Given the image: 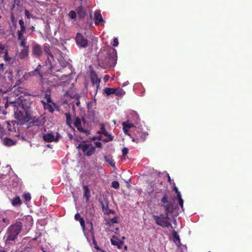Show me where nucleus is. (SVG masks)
<instances>
[{
	"mask_svg": "<svg viewBox=\"0 0 252 252\" xmlns=\"http://www.w3.org/2000/svg\"><path fill=\"white\" fill-rule=\"evenodd\" d=\"M60 135H59V134H57V135H56V137H55V139H56L57 138V139H58V141H59V139H60Z\"/></svg>",
	"mask_w": 252,
	"mask_h": 252,
	"instance_id": "obj_63",
	"label": "nucleus"
},
{
	"mask_svg": "<svg viewBox=\"0 0 252 252\" xmlns=\"http://www.w3.org/2000/svg\"><path fill=\"white\" fill-rule=\"evenodd\" d=\"M134 136L137 137V140L139 142H144L146 138L148 133L147 132H143L140 128H136L133 131Z\"/></svg>",
	"mask_w": 252,
	"mask_h": 252,
	"instance_id": "obj_9",
	"label": "nucleus"
},
{
	"mask_svg": "<svg viewBox=\"0 0 252 252\" xmlns=\"http://www.w3.org/2000/svg\"><path fill=\"white\" fill-rule=\"evenodd\" d=\"M114 213V211L108 209V213H106V214L108 215V214H110L111 213Z\"/></svg>",
	"mask_w": 252,
	"mask_h": 252,
	"instance_id": "obj_62",
	"label": "nucleus"
},
{
	"mask_svg": "<svg viewBox=\"0 0 252 252\" xmlns=\"http://www.w3.org/2000/svg\"><path fill=\"white\" fill-rule=\"evenodd\" d=\"M49 65H50V67L49 68L51 70V71L52 72H58V71H61V68H59V67H57L55 66H54L52 65V62L51 61V63H48Z\"/></svg>",
	"mask_w": 252,
	"mask_h": 252,
	"instance_id": "obj_35",
	"label": "nucleus"
},
{
	"mask_svg": "<svg viewBox=\"0 0 252 252\" xmlns=\"http://www.w3.org/2000/svg\"><path fill=\"white\" fill-rule=\"evenodd\" d=\"M2 221L6 223H9V220L6 218H3L2 219Z\"/></svg>",
	"mask_w": 252,
	"mask_h": 252,
	"instance_id": "obj_60",
	"label": "nucleus"
},
{
	"mask_svg": "<svg viewBox=\"0 0 252 252\" xmlns=\"http://www.w3.org/2000/svg\"><path fill=\"white\" fill-rule=\"evenodd\" d=\"M119 44L118 40L117 38H115L113 41V46L117 47Z\"/></svg>",
	"mask_w": 252,
	"mask_h": 252,
	"instance_id": "obj_53",
	"label": "nucleus"
},
{
	"mask_svg": "<svg viewBox=\"0 0 252 252\" xmlns=\"http://www.w3.org/2000/svg\"><path fill=\"white\" fill-rule=\"evenodd\" d=\"M76 43L81 47H86L88 46V40L82 34L77 33L75 38Z\"/></svg>",
	"mask_w": 252,
	"mask_h": 252,
	"instance_id": "obj_11",
	"label": "nucleus"
},
{
	"mask_svg": "<svg viewBox=\"0 0 252 252\" xmlns=\"http://www.w3.org/2000/svg\"><path fill=\"white\" fill-rule=\"evenodd\" d=\"M34 31H35V27L33 26H32V27H30L29 29H27V32L29 34H32Z\"/></svg>",
	"mask_w": 252,
	"mask_h": 252,
	"instance_id": "obj_47",
	"label": "nucleus"
},
{
	"mask_svg": "<svg viewBox=\"0 0 252 252\" xmlns=\"http://www.w3.org/2000/svg\"><path fill=\"white\" fill-rule=\"evenodd\" d=\"M122 152L123 157H125L128 154V150L127 148L125 147L122 149Z\"/></svg>",
	"mask_w": 252,
	"mask_h": 252,
	"instance_id": "obj_48",
	"label": "nucleus"
},
{
	"mask_svg": "<svg viewBox=\"0 0 252 252\" xmlns=\"http://www.w3.org/2000/svg\"><path fill=\"white\" fill-rule=\"evenodd\" d=\"M23 227V223L20 220H17L8 227L4 236L6 245H12L14 244L15 241L21 233Z\"/></svg>",
	"mask_w": 252,
	"mask_h": 252,
	"instance_id": "obj_2",
	"label": "nucleus"
},
{
	"mask_svg": "<svg viewBox=\"0 0 252 252\" xmlns=\"http://www.w3.org/2000/svg\"><path fill=\"white\" fill-rule=\"evenodd\" d=\"M20 70H17L16 72V74L15 76H14L12 74L11 71H9L8 73L9 75L8 76V78L10 81H11L12 83H15V85L17 86L21 83V79L20 77V75H19Z\"/></svg>",
	"mask_w": 252,
	"mask_h": 252,
	"instance_id": "obj_12",
	"label": "nucleus"
},
{
	"mask_svg": "<svg viewBox=\"0 0 252 252\" xmlns=\"http://www.w3.org/2000/svg\"><path fill=\"white\" fill-rule=\"evenodd\" d=\"M111 243L112 245L117 246V248L119 249H122L124 245L123 242L118 240L115 236H113L112 238L111 239Z\"/></svg>",
	"mask_w": 252,
	"mask_h": 252,
	"instance_id": "obj_20",
	"label": "nucleus"
},
{
	"mask_svg": "<svg viewBox=\"0 0 252 252\" xmlns=\"http://www.w3.org/2000/svg\"><path fill=\"white\" fill-rule=\"evenodd\" d=\"M65 115L66 116V122L67 125L71 126L72 124L71 119V116L69 113H65Z\"/></svg>",
	"mask_w": 252,
	"mask_h": 252,
	"instance_id": "obj_31",
	"label": "nucleus"
},
{
	"mask_svg": "<svg viewBox=\"0 0 252 252\" xmlns=\"http://www.w3.org/2000/svg\"><path fill=\"white\" fill-rule=\"evenodd\" d=\"M162 206L164 208V214L160 215H154L153 217L156 223L162 227H172L170 221L169 216L173 213L172 208L174 205V201L168 200L167 195L165 193L161 199Z\"/></svg>",
	"mask_w": 252,
	"mask_h": 252,
	"instance_id": "obj_1",
	"label": "nucleus"
},
{
	"mask_svg": "<svg viewBox=\"0 0 252 252\" xmlns=\"http://www.w3.org/2000/svg\"><path fill=\"white\" fill-rule=\"evenodd\" d=\"M109 78L110 77L108 75H105L103 79L105 80V81H107L109 80Z\"/></svg>",
	"mask_w": 252,
	"mask_h": 252,
	"instance_id": "obj_59",
	"label": "nucleus"
},
{
	"mask_svg": "<svg viewBox=\"0 0 252 252\" xmlns=\"http://www.w3.org/2000/svg\"><path fill=\"white\" fill-rule=\"evenodd\" d=\"M173 190L176 192L177 194V197H180V196L181 195L180 192L178 190V189L176 187H174Z\"/></svg>",
	"mask_w": 252,
	"mask_h": 252,
	"instance_id": "obj_49",
	"label": "nucleus"
},
{
	"mask_svg": "<svg viewBox=\"0 0 252 252\" xmlns=\"http://www.w3.org/2000/svg\"><path fill=\"white\" fill-rule=\"evenodd\" d=\"M31 115L30 113L28 114L27 112L24 111V110L22 111L19 109H17L14 113L15 118L18 121L17 123H18L20 126L30 121Z\"/></svg>",
	"mask_w": 252,
	"mask_h": 252,
	"instance_id": "obj_5",
	"label": "nucleus"
},
{
	"mask_svg": "<svg viewBox=\"0 0 252 252\" xmlns=\"http://www.w3.org/2000/svg\"><path fill=\"white\" fill-rule=\"evenodd\" d=\"M50 94H51L50 90L49 89H48L45 93V98H46V99L48 102H51V98L50 97Z\"/></svg>",
	"mask_w": 252,
	"mask_h": 252,
	"instance_id": "obj_33",
	"label": "nucleus"
},
{
	"mask_svg": "<svg viewBox=\"0 0 252 252\" xmlns=\"http://www.w3.org/2000/svg\"><path fill=\"white\" fill-rule=\"evenodd\" d=\"M84 196L86 198V203L88 202L90 198V191L88 186L84 187Z\"/></svg>",
	"mask_w": 252,
	"mask_h": 252,
	"instance_id": "obj_28",
	"label": "nucleus"
},
{
	"mask_svg": "<svg viewBox=\"0 0 252 252\" xmlns=\"http://www.w3.org/2000/svg\"><path fill=\"white\" fill-rule=\"evenodd\" d=\"M122 125L123 126L126 127L127 129L134 127V125L131 123L126 124V122H124Z\"/></svg>",
	"mask_w": 252,
	"mask_h": 252,
	"instance_id": "obj_45",
	"label": "nucleus"
},
{
	"mask_svg": "<svg viewBox=\"0 0 252 252\" xmlns=\"http://www.w3.org/2000/svg\"><path fill=\"white\" fill-rule=\"evenodd\" d=\"M6 72V67L4 64L0 60V74L4 73Z\"/></svg>",
	"mask_w": 252,
	"mask_h": 252,
	"instance_id": "obj_37",
	"label": "nucleus"
},
{
	"mask_svg": "<svg viewBox=\"0 0 252 252\" xmlns=\"http://www.w3.org/2000/svg\"><path fill=\"white\" fill-rule=\"evenodd\" d=\"M114 88H105L104 89V92L107 95H110L111 94H114Z\"/></svg>",
	"mask_w": 252,
	"mask_h": 252,
	"instance_id": "obj_32",
	"label": "nucleus"
},
{
	"mask_svg": "<svg viewBox=\"0 0 252 252\" xmlns=\"http://www.w3.org/2000/svg\"><path fill=\"white\" fill-rule=\"evenodd\" d=\"M74 126L80 132H83L84 133H87L88 132V130H85L82 127L81 119L79 117L75 118V120L74 122Z\"/></svg>",
	"mask_w": 252,
	"mask_h": 252,
	"instance_id": "obj_17",
	"label": "nucleus"
},
{
	"mask_svg": "<svg viewBox=\"0 0 252 252\" xmlns=\"http://www.w3.org/2000/svg\"><path fill=\"white\" fill-rule=\"evenodd\" d=\"M76 12L78 15V17L80 19H83L85 17L86 15V11L85 9L82 7L79 6L76 9Z\"/></svg>",
	"mask_w": 252,
	"mask_h": 252,
	"instance_id": "obj_24",
	"label": "nucleus"
},
{
	"mask_svg": "<svg viewBox=\"0 0 252 252\" xmlns=\"http://www.w3.org/2000/svg\"><path fill=\"white\" fill-rule=\"evenodd\" d=\"M94 23L95 25H99L101 23H104L105 21L102 19L100 13L97 11L94 12Z\"/></svg>",
	"mask_w": 252,
	"mask_h": 252,
	"instance_id": "obj_22",
	"label": "nucleus"
},
{
	"mask_svg": "<svg viewBox=\"0 0 252 252\" xmlns=\"http://www.w3.org/2000/svg\"><path fill=\"white\" fill-rule=\"evenodd\" d=\"M23 197L26 201H30L31 199V194L29 192H25Z\"/></svg>",
	"mask_w": 252,
	"mask_h": 252,
	"instance_id": "obj_38",
	"label": "nucleus"
},
{
	"mask_svg": "<svg viewBox=\"0 0 252 252\" xmlns=\"http://www.w3.org/2000/svg\"><path fill=\"white\" fill-rule=\"evenodd\" d=\"M105 50L107 52L106 56L104 59H100L99 63L103 68H107L114 66L117 60V53L115 49L110 47L107 46L105 48Z\"/></svg>",
	"mask_w": 252,
	"mask_h": 252,
	"instance_id": "obj_3",
	"label": "nucleus"
},
{
	"mask_svg": "<svg viewBox=\"0 0 252 252\" xmlns=\"http://www.w3.org/2000/svg\"><path fill=\"white\" fill-rule=\"evenodd\" d=\"M19 125L15 121H5L3 123V131L7 129L8 134L14 136H18L19 133Z\"/></svg>",
	"mask_w": 252,
	"mask_h": 252,
	"instance_id": "obj_4",
	"label": "nucleus"
},
{
	"mask_svg": "<svg viewBox=\"0 0 252 252\" xmlns=\"http://www.w3.org/2000/svg\"><path fill=\"white\" fill-rule=\"evenodd\" d=\"M25 16L27 17V18L28 19H30L31 17H32V15L31 14V13H30V12L27 10H26L25 11Z\"/></svg>",
	"mask_w": 252,
	"mask_h": 252,
	"instance_id": "obj_50",
	"label": "nucleus"
},
{
	"mask_svg": "<svg viewBox=\"0 0 252 252\" xmlns=\"http://www.w3.org/2000/svg\"><path fill=\"white\" fill-rule=\"evenodd\" d=\"M18 39L20 41V45L23 48H30L29 45H27V38L23 35H17Z\"/></svg>",
	"mask_w": 252,
	"mask_h": 252,
	"instance_id": "obj_18",
	"label": "nucleus"
},
{
	"mask_svg": "<svg viewBox=\"0 0 252 252\" xmlns=\"http://www.w3.org/2000/svg\"><path fill=\"white\" fill-rule=\"evenodd\" d=\"M43 140L46 142H58L57 138L55 139L54 135L51 133H46L43 135Z\"/></svg>",
	"mask_w": 252,
	"mask_h": 252,
	"instance_id": "obj_19",
	"label": "nucleus"
},
{
	"mask_svg": "<svg viewBox=\"0 0 252 252\" xmlns=\"http://www.w3.org/2000/svg\"><path fill=\"white\" fill-rule=\"evenodd\" d=\"M32 55L35 58H39L43 54L41 46L37 43L32 45Z\"/></svg>",
	"mask_w": 252,
	"mask_h": 252,
	"instance_id": "obj_10",
	"label": "nucleus"
},
{
	"mask_svg": "<svg viewBox=\"0 0 252 252\" xmlns=\"http://www.w3.org/2000/svg\"><path fill=\"white\" fill-rule=\"evenodd\" d=\"M75 104L77 106H79L80 104V101L79 100H77V101L75 102Z\"/></svg>",
	"mask_w": 252,
	"mask_h": 252,
	"instance_id": "obj_64",
	"label": "nucleus"
},
{
	"mask_svg": "<svg viewBox=\"0 0 252 252\" xmlns=\"http://www.w3.org/2000/svg\"><path fill=\"white\" fill-rule=\"evenodd\" d=\"M123 129L124 132H125V133L126 134H127L128 135L130 136V134L128 133V130L127 128H126V127L123 126Z\"/></svg>",
	"mask_w": 252,
	"mask_h": 252,
	"instance_id": "obj_57",
	"label": "nucleus"
},
{
	"mask_svg": "<svg viewBox=\"0 0 252 252\" xmlns=\"http://www.w3.org/2000/svg\"><path fill=\"white\" fill-rule=\"evenodd\" d=\"M17 90V93H15L17 95H20L21 94L25 93V89L21 87H17L14 90L16 92Z\"/></svg>",
	"mask_w": 252,
	"mask_h": 252,
	"instance_id": "obj_36",
	"label": "nucleus"
},
{
	"mask_svg": "<svg viewBox=\"0 0 252 252\" xmlns=\"http://www.w3.org/2000/svg\"><path fill=\"white\" fill-rule=\"evenodd\" d=\"M5 50H7V49H6L5 46L4 44L0 43V54H1L2 53L4 54V52Z\"/></svg>",
	"mask_w": 252,
	"mask_h": 252,
	"instance_id": "obj_43",
	"label": "nucleus"
},
{
	"mask_svg": "<svg viewBox=\"0 0 252 252\" xmlns=\"http://www.w3.org/2000/svg\"><path fill=\"white\" fill-rule=\"evenodd\" d=\"M75 220H76L79 221L82 218L81 217L79 213H77L74 216Z\"/></svg>",
	"mask_w": 252,
	"mask_h": 252,
	"instance_id": "obj_51",
	"label": "nucleus"
},
{
	"mask_svg": "<svg viewBox=\"0 0 252 252\" xmlns=\"http://www.w3.org/2000/svg\"><path fill=\"white\" fill-rule=\"evenodd\" d=\"M29 123V126L32 127V126H43L45 124L44 118L41 116L38 117H32V114L31 115V118Z\"/></svg>",
	"mask_w": 252,
	"mask_h": 252,
	"instance_id": "obj_7",
	"label": "nucleus"
},
{
	"mask_svg": "<svg viewBox=\"0 0 252 252\" xmlns=\"http://www.w3.org/2000/svg\"><path fill=\"white\" fill-rule=\"evenodd\" d=\"M3 143L5 146H11L14 145L15 144V142L10 138H4L3 140Z\"/></svg>",
	"mask_w": 252,
	"mask_h": 252,
	"instance_id": "obj_29",
	"label": "nucleus"
},
{
	"mask_svg": "<svg viewBox=\"0 0 252 252\" xmlns=\"http://www.w3.org/2000/svg\"><path fill=\"white\" fill-rule=\"evenodd\" d=\"M111 221L113 223H117V222H118V218H117V217H114L113 218H112V219L111 220Z\"/></svg>",
	"mask_w": 252,
	"mask_h": 252,
	"instance_id": "obj_55",
	"label": "nucleus"
},
{
	"mask_svg": "<svg viewBox=\"0 0 252 252\" xmlns=\"http://www.w3.org/2000/svg\"><path fill=\"white\" fill-rule=\"evenodd\" d=\"M2 58L3 60L10 65L12 64L15 61V58L14 57H10L9 55L8 50L5 51Z\"/></svg>",
	"mask_w": 252,
	"mask_h": 252,
	"instance_id": "obj_16",
	"label": "nucleus"
},
{
	"mask_svg": "<svg viewBox=\"0 0 252 252\" xmlns=\"http://www.w3.org/2000/svg\"><path fill=\"white\" fill-rule=\"evenodd\" d=\"M77 148L81 149L84 153V155L88 157H90L93 155L95 151L94 147L91 144L85 143L84 141L79 144Z\"/></svg>",
	"mask_w": 252,
	"mask_h": 252,
	"instance_id": "obj_6",
	"label": "nucleus"
},
{
	"mask_svg": "<svg viewBox=\"0 0 252 252\" xmlns=\"http://www.w3.org/2000/svg\"><path fill=\"white\" fill-rule=\"evenodd\" d=\"M100 203L101 205V208L103 212L105 214L108 213V202H106V204H104L103 202L101 201Z\"/></svg>",
	"mask_w": 252,
	"mask_h": 252,
	"instance_id": "obj_34",
	"label": "nucleus"
},
{
	"mask_svg": "<svg viewBox=\"0 0 252 252\" xmlns=\"http://www.w3.org/2000/svg\"><path fill=\"white\" fill-rule=\"evenodd\" d=\"M79 221L81 224V226L84 229L85 227V221H84V219L83 218H82L80 220H79Z\"/></svg>",
	"mask_w": 252,
	"mask_h": 252,
	"instance_id": "obj_52",
	"label": "nucleus"
},
{
	"mask_svg": "<svg viewBox=\"0 0 252 252\" xmlns=\"http://www.w3.org/2000/svg\"><path fill=\"white\" fill-rule=\"evenodd\" d=\"M22 203V200L19 196H15L12 200H11V204L13 206L16 207L20 206Z\"/></svg>",
	"mask_w": 252,
	"mask_h": 252,
	"instance_id": "obj_25",
	"label": "nucleus"
},
{
	"mask_svg": "<svg viewBox=\"0 0 252 252\" xmlns=\"http://www.w3.org/2000/svg\"><path fill=\"white\" fill-rule=\"evenodd\" d=\"M43 47L45 54L47 56V62L51 63V59L54 60V58L50 50V45L49 44L46 43L43 44Z\"/></svg>",
	"mask_w": 252,
	"mask_h": 252,
	"instance_id": "obj_14",
	"label": "nucleus"
},
{
	"mask_svg": "<svg viewBox=\"0 0 252 252\" xmlns=\"http://www.w3.org/2000/svg\"><path fill=\"white\" fill-rule=\"evenodd\" d=\"M68 16L71 19H74L76 17V13L74 11L71 10L68 13Z\"/></svg>",
	"mask_w": 252,
	"mask_h": 252,
	"instance_id": "obj_40",
	"label": "nucleus"
},
{
	"mask_svg": "<svg viewBox=\"0 0 252 252\" xmlns=\"http://www.w3.org/2000/svg\"><path fill=\"white\" fill-rule=\"evenodd\" d=\"M130 136L132 138V141L133 142H136V143H139V141L137 140V137H132L131 136V135Z\"/></svg>",
	"mask_w": 252,
	"mask_h": 252,
	"instance_id": "obj_58",
	"label": "nucleus"
},
{
	"mask_svg": "<svg viewBox=\"0 0 252 252\" xmlns=\"http://www.w3.org/2000/svg\"><path fill=\"white\" fill-rule=\"evenodd\" d=\"M32 102L29 99H22L21 100L20 106L24 111L27 112L28 114H32V111L31 107Z\"/></svg>",
	"mask_w": 252,
	"mask_h": 252,
	"instance_id": "obj_8",
	"label": "nucleus"
},
{
	"mask_svg": "<svg viewBox=\"0 0 252 252\" xmlns=\"http://www.w3.org/2000/svg\"><path fill=\"white\" fill-rule=\"evenodd\" d=\"M176 245V246L178 247H180V246H181V242H180V240L179 241H176V243H175Z\"/></svg>",
	"mask_w": 252,
	"mask_h": 252,
	"instance_id": "obj_61",
	"label": "nucleus"
},
{
	"mask_svg": "<svg viewBox=\"0 0 252 252\" xmlns=\"http://www.w3.org/2000/svg\"><path fill=\"white\" fill-rule=\"evenodd\" d=\"M44 108L49 110V112L53 113L54 109L52 106L50 104H44Z\"/></svg>",
	"mask_w": 252,
	"mask_h": 252,
	"instance_id": "obj_41",
	"label": "nucleus"
},
{
	"mask_svg": "<svg viewBox=\"0 0 252 252\" xmlns=\"http://www.w3.org/2000/svg\"><path fill=\"white\" fill-rule=\"evenodd\" d=\"M104 160L105 162H107L111 167L113 168L115 167V162L113 159L112 156H104Z\"/></svg>",
	"mask_w": 252,
	"mask_h": 252,
	"instance_id": "obj_26",
	"label": "nucleus"
},
{
	"mask_svg": "<svg viewBox=\"0 0 252 252\" xmlns=\"http://www.w3.org/2000/svg\"><path fill=\"white\" fill-rule=\"evenodd\" d=\"M19 24L20 27V30L17 31V35H23L24 33L26 32V27L23 19L19 20Z\"/></svg>",
	"mask_w": 252,
	"mask_h": 252,
	"instance_id": "obj_23",
	"label": "nucleus"
},
{
	"mask_svg": "<svg viewBox=\"0 0 252 252\" xmlns=\"http://www.w3.org/2000/svg\"><path fill=\"white\" fill-rule=\"evenodd\" d=\"M91 80L93 85H96V87L98 88L100 82V79L98 78L97 74L94 71L91 72Z\"/></svg>",
	"mask_w": 252,
	"mask_h": 252,
	"instance_id": "obj_15",
	"label": "nucleus"
},
{
	"mask_svg": "<svg viewBox=\"0 0 252 252\" xmlns=\"http://www.w3.org/2000/svg\"><path fill=\"white\" fill-rule=\"evenodd\" d=\"M111 186L115 189H117L119 188V183L117 181H113L111 184Z\"/></svg>",
	"mask_w": 252,
	"mask_h": 252,
	"instance_id": "obj_44",
	"label": "nucleus"
},
{
	"mask_svg": "<svg viewBox=\"0 0 252 252\" xmlns=\"http://www.w3.org/2000/svg\"><path fill=\"white\" fill-rule=\"evenodd\" d=\"M177 199L178 200L179 206L181 207L182 210L184 211V208H183L184 200L182 199L181 195H180V197L178 196Z\"/></svg>",
	"mask_w": 252,
	"mask_h": 252,
	"instance_id": "obj_39",
	"label": "nucleus"
},
{
	"mask_svg": "<svg viewBox=\"0 0 252 252\" xmlns=\"http://www.w3.org/2000/svg\"><path fill=\"white\" fill-rule=\"evenodd\" d=\"M11 21L13 23V26H14V27H16L17 21L15 19V18L13 13H11Z\"/></svg>",
	"mask_w": 252,
	"mask_h": 252,
	"instance_id": "obj_46",
	"label": "nucleus"
},
{
	"mask_svg": "<svg viewBox=\"0 0 252 252\" xmlns=\"http://www.w3.org/2000/svg\"><path fill=\"white\" fill-rule=\"evenodd\" d=\"M30 48H23L19 53V57L21 60L27 59L29 57Z\"/></svg>",
	"mask_w": 252,
	"mask_h": 252,
	"instance_id": "obj_21",
	"label": "nucleus"
},
{
	"mask_svg": "<svg viewBox=\"0 0 252 252\" xmlns=\"http://www.w3.org/2000/svg\"><path fill=\"white\" fill-rule=\"evenodd\" d=\"M95 146L97 148H101L102 147V144L100 142H96L94 143Z\"/></svg>",
	"mask_w": 252,
	"mask_h": 252,
	"instance_id": "obj_56",
	"label": "nucleus"
},
{
	"mask_svg": "<svg viewBox=\"0 0 252 252\" xmlns=\"http://www.w3.org/2000/svg\"><path fill=\"white\" fill-rule=\"evenodd\" d=\"M34 72L35 73V74H37L38 75H39V76H40L41 78L42 77V76L39 70V69L38 68H36L34 70Z\"/></svg>",
	"mask_w": 252,
	"mask_h": 252,
	"instance_id": "obj_54",
	"label": "nucleus"
},
{
	"mask_svg": "<svg viewBox=\"0 0 252 252\" xmlns=\"http://www.w3.org/2000/svg\"><path fill=\"white\" fill-rule=\"evenodd\" d=\"M114 94L118 96H123L125 94L124 90L121 88L115 89Z\"/></svg>",
	"mask_w": 252,
	"mask_h": 252,
	"instance_id": "obj_30",
	"label": "nucleus"
},
{
	"mask_svg": "<svg viewBox=\"0 0 252 252\" xmlns=\"http://www.w3.org/2000/svg\"><path fill=\"white\" fill-rule=\"evenodd\" d=\"M174 242V243H176V241H179L180 240L179 235L177 234L176 231H174L173 233Z\"/></svg>",
	"mask_w": 252,
	"mask_h": 252,
	"instance_id": "obj_42",
	"label": "nucleus"
},
{
	"mask_svg": "<svg viewBox=\"0 0 252 252\" xmlns=\"http://www.w3.org/2000/svg\"><path fill=\"white\" fill-rule=\"evenodd\" d=\"M99 134H103L106 137L103 139V141L105 142H108L109 141H112L113 139V136L110 134L105 129L104 125L102 124L100 130L98 132Z\"/></svg>",
	"mask_w": 252,
	"mask_h": 252,
	"instance_id": "obj_13",
	"label": "nucleus"
},
{
	"mask_svg": "<svg viewBox=\"0 0 252 252\" xmlns=\"http://www.w3.org/2000/svg\"><path fill=\"white\" fill-rule=\"evenodd\" d=\"M90 226H91V227H90V231L91 233V236L92 237L93 243L95 245L94 247L96 249L99 250V248L98 246H97L96 242L95 240L94 227H93V224L92 222L90 223Z\"/></svg>",
	"mask_w": 252,
	"mask_h": 252,
	"instance_id": "obj_27",
	"label": "nucleus"
}]
</instances>
